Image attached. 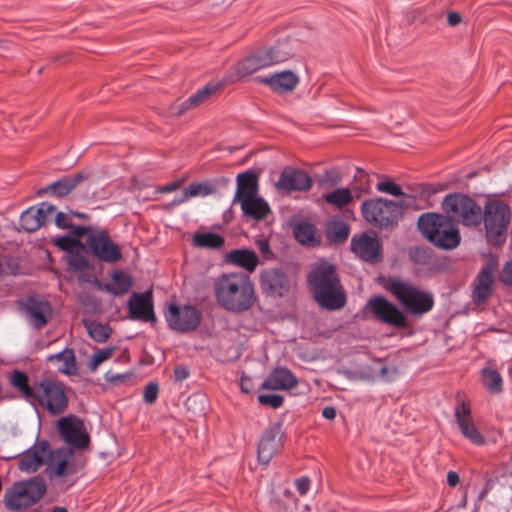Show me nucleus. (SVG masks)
Masks as SVG:
<instances>
[{
	"mask_svg": "<svg viewBox=\"0 0 512 512\" xmlns=\"http://www.w3.org/2000/svg\"><path fill=\"white\" fill-rule=\"evenodd\" d=\"M213 291L217 303L229 312L248 311L256 301L254 284L243 272L219 275L214 279Z\"/></svg>",
	"mask_w": 512,
	"mask_h": 512,
	"instance_id": "f257e3e1",
	"label": "nucleus"
},
{
	"mask_svg": "<svg viewBox=\"0 0 512 512\" xmlns=\"http://www.w3.org/2000/svg\"><path fill=\"white\" fill-rule=\"evenodd\" d=\"M308 282L313 297L320 307L334 311L346 305V294L334 265L318 264L308 274Z\"/></svg>",
	"mask_w": 512,
	"mask_h": 512,
	"instance_id": "f03ea898",
	"label": "nucleus"
},
{
	"mask_svg": "<svg viewBox=\"0 0 512 512\" xmlns=\"http://www.w3.org/2000/svg\"><path fill=\"white\" fill-rule=\"evenodd\" d=\"M377 282L412 315H423L434 306L433 295L410 281L395 276H379Z\"/></svg>",
	"mask_w": 512,
	"mask_h": 512,
	"instance_id": "7ed1b4c3",
	"label": "nucleus"
},
{
	"mask_svg": "<svg viewBox=\"0 0 512 512\" xmlns=\"http://www.w3.org/2000/svg\"><path fill=\"white\" fill-rule=\"evenodd\" d=\"M417 227L421 234L437 248L451 250L460 244L461 235L457 224L444 214L424 213L418 218Z\"/></svg>",
	"mask_w": 512,
	"mask_h": 512,
	"instance_id": "20e7f679",
	"label": "nucleus"
},
{
	"mask_svg": "<svg viewBox=\"0 0 512 512\" xmlns=\"http://www.w3.org/2000/svg\"><path fill=\"white\" fill-rule=\"evenodd\" d=\"M400 206L383 197L364 200L360 211L363 220L370 226L384 231L394 230L401 221Z\"/></svg>",
	"mask_w": 512,
	"mask_h": 512,
	"instance_id": "39448f33",
	"label": "nucleus"
},
{
	"mask_svg": "<svg viewBox=\"0 0 512 512\" xmlns=\"http://www.w3.org/2000/svg\"><path fill=\"white\" fill-rule=\"evenodd\" d=\"M47 490V485L41 476L16 482L6 489L4 505L9 511H23L38 502Z\"/></svg>",
	"mask_w": 512,
	"mask_h": 512,
	"instance_id": "423d86ee",
	"label": "nucleus"
},
{
	"mask_svg": "<svg viewBox=\"0 0 512 512\" xmlns=\"http://www.w3.org/2000/svg\"><path fill=\"white\" fill-rule=\"evenodd\" d=\"M442 210L453 219L466 227H477L482 222V209L474 199L460 193L447 195L442 203Z\"/></svg>",
	"mask_w": 512,
	"mask_h": 512,
	"instance_id": "0eeeda50",
	"label": "nucleus"
},
{
	"mask_svg": "<svg viewBox=\"0 0 512 512\" xmlns=\"http://www.w3.org/2000/svg\"><path fill=\"white\" fill-rule=\"evenodd\" d=\"M511 220L510 207L501 201H489L482 211L486 237L490 244L501 245L507 237V228Z\"/></svg>",
	"mask_w": 512,
	"mask_h": 512,
	"instance_id": "6e6552de",
	"label": "nucleus"
},
{
	"mask_svg": "<svg viewBox=\"0 0 512 512\" xmlns=\"http://www.w3.org/2000/svg\"><path fill=\"white\" fill-rule=\"evenodd\" d=\"M363 313L367 318L396 329H405L408 326L404 312L384 296H371L363 308Z\"/></svg>",
	"mask_w": 512,
	"mask_h": 512,
	"instance_id": "1a4fd4ad",
	"label": "nucleus"
},
{
	"mask_svg": "<svg viewBox=\"0 0 512 512\" xmlns=\"http://www.w3.org/2000/svg\"><path fill=\"white\" fill-rule=\"evenodd\" d=\"M32 400L39 403L51 415H61L68 407L66 386L55 379L45 378L36 386V392Z\"/></svg>",
	"mask_w": 512,
	"mask_h": 512,
	"instance_id": "9d476101",
	"label": "nucleus"
},
{
	"mask_svg": "<svg viewBox=\"0 0 512 512\" xmlns=\"http://www.w3.org/2000/svg\"><path fill=\"white\" fill-rule=\"evenodd\" d=\"M71 448L62 447L50 451L45 473L50 480L68 477L79 471Z\"/></svg>",
	"mask_w": 512,
	"mask_h": 512,
	"instance_id": "9b49d317",
	"label": "nucleus"
},
{
	"mask_svg": "<svg viewBox=\"0 0 512 512\" xmlns=\"http://www.w3.org/2000/svg\"><path fill=\"white\" fill-rule=\"evenodd\" d=\"M20 310L26 320L36 330L44 328L52 318L51 303L40 296H29L20 302Z\"/></svg>",
	"mask_w": 512,
	"mask_h": 512,
	"instance_id": "f8f14e48",
	"label": "nucleus"
},
{
	"mask_svg": "<svg viewBox=\"0 0 512 512\" xmlns=\"http://www.w3.org/2000/svg\"><path fill=\"white\" fill-rule=\"evenodd\" d=\"M57 427L61 438L71 447L83 449L89 445L90 436L80 418L74 415L63 417Z\"/></svg>",
	"mask_w": 512,
	"mask_h": 512,
	"instance_id": "ddd939ff",
	"label": "nucleus"
},
{
	"mask_svg": "<svg viewBox=\"0 0 512 512\" xmlns=\"http://www.w3.org/2000/svg\"><path fill=\"white\" fill-rule=\"evenodd\" d=\"M87 245L91 252L101 261L115 263L122 258L120 247L109 237L107 231H92L87 237Z\"/></svg>",
	"mask_w": 512,
	"mask_h": 512,
	"instance_id": "4468645a",
	"label": "nucleus"
},
{
	"mask_svg": "<svg viewBox=\"0 0 512 512\" xmlns=\"http://www.w3.org/2000/svg\"><path fill=\"white\" fill-rule=\"evenodd\" d=\"M165 317L170 327L179 332L193 331L201 322V313L189 305L179 307L176 304H170Z\"/></svg>",
	"mask_w": 512,
	"mask_h": 512,
	"instance_id": "2eb2a0df",
	"label": "nucleus"
},
{
	"mask_svg": "<svg viewBox=\"0 0 512 512\" xmlns=\"http://www.w3.org/2000/svg\"><path fill=\"white\" fill-rule=\"evenodd\" d=\"M497 261L493 258L489 259L473 282L472 298L476 305L485 304L493 294V286L495 281V270Z\"/></svg>",
	"mask_w": 512,
	"mask_h": 512,
	"instance_id": "dca6fc26",
	"label": "nucleus"
},
{
	"mask_svg": "<svg viewBox=\"0 0 512 512\" xmlns=\"http://www.w3.org/2000/svg\"><path fill=\"white\" fill-rule=\"evenodd\" d=\"M283 432L280 423L268 426L258 443L257 459L259 463L268 465L274 455L282 448Z\"/></svg>",
	"mask_w": 512,
	"mask_h": 512,
	"instance_id": "f3484780",
	"label": "nucleus"
},
{
	"mask_svg": "<svg viewBox=\"0 0 512 512\" xmlns=\"http://www.w3.org/2000/svg\"><path fill=\"white\" fill-rule=\"evenodd\" d=\"M50 451L47 440L37 441L21 454L18 462L19 469L26 473L36 472L42 465L47 464Z\"/></svg>",
	"mask_w": 512,
	"mask_h": 512,
	"instance_id": "a211bd4d",
	"label": "nucleus"
},
{
	"mask_svg": "<svg viewBox=\"0 0 512 512\" xmlns=\"http://www.w3.org/2000/svg\"><path fill=\"white\" fill-rule=\"evenodd\" d=\"M313 185L311 177L303 170L286 167L282 170L275 187L278 191H308Z\"/></svg>",
	"mask_w": 512,
	"mask_h": 512,
	"instance_id": "6ab92c4d",
	"label": "nucleus"
},
{
	"mask_svg": "<svg viewBox=\"0 0 512 512\" xmlns=\"http://www.w3.org/2000/svg\"><path fill=\"white\" fill-rule=\"evenodd\" d=\"M455 418L463 436L476 445L484 444V437L481 435L472 418L469 401H457L455 407Z\"/></svg>",
	"mask_w": 512,
	"mask_h": 512,
	"instance_id": "aec40b11",
	"label": "nucleus"
},
{
	"mask_svg": "<svg viewBox=\"0 0 512 512\" xmlns=\"http://www.w3.org/2000/svg\"><path fill=\"white\" fill-rule=\"evenodd\" d=\"M129 317L132 320L155 322L152 290L144 293L134 292L128 300Z\"/></svg>",
	"mask_w": 512,
	"mask_h": 512,
	"instance_id": "412c9836",
	"label": "nucleus"
},
{
	"mask_svg": "<svg viewBox=\"0 0 512 512\" xmlns=\"http://www.w3.org/2000/svg\"><path fill=\"white\" fill-rule=\"evenodd\" d=\"M56 207L43 202L37 208L30 207L20 216V225L27 232H34L49 221L55 213Z\"/></svg>",
	"mask_w": 512,
	"mask_h": 512,
	"instance_id": "4be33fe9",
	"label": "nucleus"
},
{
	"mask_svg": "<svg viewBox=\"0 0 512 512\" xmlns=\"http://www.w3.org/2000/svg\"><path fill=\"white\" fill-rule=\"evenodd\" d=\"M351 250L363 261L373 263L380 258L382 247L377 238L362 233L352 238Z\"/></svg>",
	"mask_w": 512,
	"mask_h": 512,
	"instance_id": "5701e85b",
	"label": "nucleus"
},
{
	"mask_svg": "<svg viewBox=\"0 0 512 512\" xmlns=\"http://www.w3.org/2000/svg\"><path fill=\"white\" fill-rule=\"evenodd\" d=\"M256 80L278 94L292 92L300 82L299 76L291 70H283Z\"/></svg>",
	"mask_w": 512,
	"mask_h": 512,
	"instance_id": "b1692460",
	"label": "nucleus"
},
{
	"mask_svg": "<svg viewBox=\"0 0 512 512\" xmlns=\"http://www.w3.org/2000/svg\"><path fill=\"white\" fill-rule=\"evenodd\" d=\"M269 67L270 58L265 49H260L240 60L235 71L238 76L246 77Z\"/></svg>",
	"mask_w": 512,
	"mask_h": 512,
	"instance_id": "393cba45",
	"label": "nucleus"
},
{
	"mask_svg": "<svg viewBox=\"0 0 512 512\" xmlns=\"http://www.w3.org/2000/svg\"><path fill=\"white\" fill-rule=\"evenodd\" d=\"M297 384L298 381L290 370L278 367L264 380L261 388L266 390H290L296 387Z\"/></svg>",
	"mask_w": 512,
	"mask_h": 512,
	"instance_id": "a878e982",
	"label": "nucleus"
},
{
	"mask_svg": "<svg viewBox=\"0 0 512 512\" xmlns=\"http://www.w3.org/2000/svg\"><path fill=\"white\" fill-rule=\"evenodd\" d=\"M258 195V177L252 171H246L238 174L237 188L233 203H240Z\"/></svg>",
	"mask_w": 512,
	"mask_h": 512,
	"instance_id": "bb28decb",
	"label": "nucleus"
},
{
	"mask_svg": "<svg viewBox=\"0 0 512 512\" xmlns=\"http://www.w3.org/2000/svg\"><path fill=\"white\" fill-rule=\"evenodd\" d=\"M261 282L263 289L274 295L282 296L288 290L286 275L278 269L264 271Z\"/></svg>",
	"mask_w": 512,
	"mask_h": 512,
	"instance_id": "cd10ccee",
	"label": "nucleus"
},
{
	"mask_svg": "<svg viewBox=\"0 0 512 512\" xmlns=\"http://www.w3.org/2000/svg\"><path fill=\"white\" fill-rule=\"evenodd\" d=\"M225 261L253 272L258 264V256L249 249H236L226 254Z\"/></svg>",
	"mask_w": 512,
	"mask_h": 512,
	"instance_id": "c85d7f7f",
	"label": "nucleus"
},
{
	"mask_svg": "<svg viewBox=\"0 0 512 512\" xmlns=\"http://www.w3.org/2000/svg\"><path fill=\"white\" fill-rule=\"evenodd\" d=\"M240 205L245 216L257 221L265 219L270 213V208L267 202L259 195L245 199L240 202Z\"/></svg>",
	"mask_w": 512,
	"mask_h": 512,
	"instance_id": "c756f323",
	"label": "nucleus"
},
{
	"mask_svg": "<svg viewBox=\"0 0 512 512\" xmlns=\"http://www.w3.org/2000/svg\"><path fill=\"white\" fill-rule=\"evenodd\" d=\"M86 177L85 173L79 172L59 179L51 183L52 194L57 197H64L85 180Z\"/></svg>",
	"mask_w": 512,
	"mask_h": 512,
	"instance_id": "7c9ffc66",
	"label": "nucleus"
},
{
	"mask_svg": "<svg viewBox=\"0 0 512 512\" xmlns=\"http://www.w3.org/2000/svg\"><path fill=\"white\" fill-rule=\"evenodd\" d=\"M294 236L298 242L309 247H316L321 243L315 226L308 222H300L294 228Z\"/></svg>",
	"mask_w": 512,
	"mask_h": 512,
	"instance_id": "2f4dec72",
	"label": "nucleus"
},
{
	"mask_svg": "<svg viewBox=\"0 0 512 512\" xmlns=\"http://www.w3.org/2000/svg\"><path fill=\"white\" fill-rule=\"evenodd\" d=\"M265 50L270 58L271 66L284 63L294 55L293 47L288 41L278 42Z\"/></svg>",
	"mask_w": 512,
	"mask_h": 512,
	"instance_id": "473e14b6",
	"label": "nucleus"
},
{
	"mask_svg": "<svg viewBox=\"0 0 512 512\" xmlns=\"http://www.w3.org/2000/svg\"><path fill=\"white\" fill-rule=\"evenodd\" d=\"M356 171L350 190L354 195V199H360L364 195L371 193V181L369 174L365 170L358 167Z\"/></svg>",
	"mask_w": 512,
	"mask_h": 512,
	"instance_id": "72a5a7b5",
	"label": "nucleus"
},
{
	"mask_svg": "<svg viewBox=\"0 0 512 512\" xmlns=\"http://www.w3.org/2000/svg\"><path fill=\"white\" fill-rule=\"evenodd\" d=\"M323 199L326 203L342 209L350 205L354 200V195L350 188H337L331 193L323 195Z\"/></svg>",
	"mask_w": 512,
	"mask_h": 512,
	"instance_id": "f704fd0d",
	"label": "nucleus"
},
{
	"mask_svg": "<svg viewBox=\"0 0 512 512\" xmlns=\"http://www.w3.org/2000/svg\"><path fill=\"white\" fill-rule=\"evenodd\" d=\"M47 360L63 362V366L59 368V371L63 374L72 375L76 373L75 355L72 349H64L62 352L50 355Z\"/></svg>",
	"mask_w": 512,
	"mask_h": 512,
	"instance_id": "c9c22d12",
	"label": "nucleus"
},
{
	"mask_svg": "<svg viewBox=\"0 0 512 512\" xmlns=\"http://www.w3.org/2000/svg\"><path fill=\"white\" fill-rule=\"evenodd\" d=\"M350 228L343 221H333L327 225L326 236L333 243H343L348 239Z\"/></svg>",
	"mask_w": 512,
	"mask_h": 512,
	"instance_id": "e433bc0d",
	"label": "nucleus"
},
{
	"mask_svg": "<svg viewBox=\"0 0 512 512\" xmlns=\"http://www.w3.org/2000/svg\"><path fill=\"white\" fill-rule=\"evenodd\" d=\"M28 381V376L24 372L17 370L13 372L10 378L11 385L17 388L25 399L31 401L35 395L36 386L31 387Z\"/></svg>",
	"mask_w": 512,
	"mask_h": 512,
	"instance_id": "4c0bfd02",
	"label": "nucleus"
},
{
	"mask_svg": "<svg viewBox=\"0 0 512 512\" xmlns=\"http://www.w3.org/2000/svg\"><path fill=\"white\" fill-rule=\"evenodd\" d=\"M224 238L216 233H196L193 236V244L200 248H220L224 245Z\"/></svg>",
	"mask_w": 512,
	"mask_h": 512,
	"instance_id": "58836bf2",
	"label": "nucleus"
},
{
	"mask_svg": "<svg viewBox=\"0 0 512 512\" xmlns=\"http://www.w3.org/2000/svg\"><path fill=\"white\" fill-rule=\"evenodd\" d=\"M482 383L489 392L498 394L503 390V380L501 375L494 369L484 368L482 370Z\"/></svg>",
	"mask_w": 512,
	"mask_h": 512,
	"instance_id": "ea45409f",
	"label": "nucleus"
},
{
	"mask_svg": "<svg viewBox=\"0 0 512 512\" xmlns=\"http://www.w3.org/2000/svg\"><path fill=\"white\" fill-rule=\"evenodd\" d=\"M113 286L107 287V290L114 295H124L132 287L133 282L130 275L123 271L115 272L112 275Z\"/></svg>",
	"mask_w": 512,
	"mask_h": 512,
	"instance_id": "a19ab883",
	"label": "nucleus"
},
{
	"mask_svg": "<svg viewBox=\"0 0 512 512\" xmlns=\"http://www.w3.org/2000/svg\"><path fill=\"white\" fill-rule=\"evenodd\" d=\"M85 327L89 336L99 343L106 342L112 334V329L108 324H101L96 321H86Z\"/></svg>",
	"mask_w": 512,
	"mask_h": 512,
	"instance_id": "79ce46f5",
	"label": "nucleus"
},
{
	"mask_svg": "<svg viewBox=\"0 0 512 512\" xmlns=\"http://www.w3.org/2000/svg\"><path fill=\"white\" fill-rule=\"evenodd\" d=\"M66 261L69 268L75 272H81L90 268L89 261L85 255V249H76L70 254H67Z\"/></svg>",
	"mask_w": 512,
	"mask_h": 512,
	"instance_id": "37998d69",
	"label": "nucleus"
},
{
	"mask_svg": "<svg viewBox=\"0 0 512 512\" xmlns=\"http://www.w3.org/2000/svg\"><path fill=\"white\" fill-rule=\"evenodd\" d=\"M186 197L208 196L216 193V186L210 181L193 182L186 188Z\"/></svg>",
	"mask_w": 512,
	"mask_h": 512,
	"instance_id": "c03bdc74",
	"label": "nucleus"
},
{
	"mask_svg": "<svg viewBox=\"0 0 512 512\" xmlns=\"http://www.w3.org/2000/svg\"><path fill=\"white\" fill-rule=\"evenodd\" d=\"M221 87L220 83H210L204 88L198 90L195 94L190 96V104H195L197 107L205 103L212 95H214Z\"/></svg>",
	"mask_w": 512,
	"mask_h": 512,
	"instance_id": "a18cd8bd",
	"label": "nucleus"
},
{
	"mask_svg": "<svg viewBox=\"0 0 512 512\" xmlns=\"http://www.w3.org/2000/svg\"><path fill=\"white\" fill-rule=\"evenodd\" d=\"M54 244L61 250L66 251L67 254L78 250H84V245L77 238H73L72 236H62L54 239Z\"/></svg>",
	"mask_w": 512,
	"mask_h": 512,
	"instance_id": "49530a36",
	"label": "nucleus"
},
{
	"mask_svg": "<svg viewBox=\"0 0 512 512\" xmlns=\"http://www.w3.org/2000/svg\"><path fill=\"white\" fill-rule=\"evenodd\" d=\"M114 348H104L97 350L90 361V368L91 370H96V368L104 361L111 358L113 355Z\"/></svg>",
	"mask_w": 512,
	"mask_h": 512,
	"instance_id": "de8ad7c7",
	"label": "nucleus"
},
{
	"mask_svg": "<svg viewBox=\"0 0 512 512\" xmlns=\"http://www.w3.org/2000/svg\"><path fill=\"white\" fill-rule=\"evenodd\" d=\"M258 402L261 405L277 409L283 405L284 398L278 394H260L258 396Z\"/></svg>",
	"mask_w": 512,
	"mask_h": 512,
	"instance_id": "09e8293b",
	"label": "nucleus"
},
{
	"mask_svg": "<svg viewBox=\"0 0 512 512\" xmlns=\"http://www.w3.org/2000/svg\"><path fill=\"white\" fill-rule=\"evenodd\" d=\"M377 190L379 192L387 193L392 196H400L404 195V191L401 189V187L393 182L392 180H386L383 182H379L376 186Z\"/></svg>",
	"mask_w": 512,
	"mask_h": 512,
	"instance_id": "8fccbe9b",
	"label": "nucleus"
},
{
	"mask_svg": "<svg viewBox=\"0 0 512 512\" xmlns=\"http://www.w3.org/2000/svg\"><path fill=\"white\" fill-rule=\"evenodd\" d=\"M402 197L401 200L395 201V204L400 206L401 210V220L404 217V213L407 209L413 207L416 204V197L413 195H409L404 192V195H400Z\"/></svg>",
	"mask_w": 512,
	"mask_h": 512,
	"instance_id": "3c124183",
	"label": "nucleus"
},
{
	"mask_svg": "<svg viewBox=\"0 0 512 512\" xmlns=\"http://www.w3.org/2000/svg\"><path fill=\"white\" fill-rule=\"evenodd\" d=\"M197 107L195 104H190V97L183 101V102H177L175 103L174 105H172V107L170 108V113L171 115H174V116H181L183 115L186 111H188L190 108H195Z\"/></svg>",
	"mask_w": 512,
	"mask_h": 512,
	"instance_id": "603ef678",
	"label": "nucleus"
},
{
	"mask_svg": "<svg viewBox=\"0 0 512 512\" xmlns=\"http://www.w3.org/2000/svg\"><path fill=\"white\" fill-rule=\"evenodd\" d=\"M159 393V386L156 382H150L144 390V400L148 404H152L156 401Z\"/></svg>",
	"mask_w": 512,
	"mask_h": 512,
	"instance_id": "864d4df0",
	"label": "nucleus"
},
{
	"mask_svg": "<svg viewBox=\"0 0 512 512\" xmlns=\"http://www.w3.org/2000/svg\"><path fill=\"white\" fill-rule=\"evenodd\" d=\"M499 279L504 285L512 288V261L505 263L500 272Z\"/></svg>",
	"mask_w": 512,
	"mask_h": 512,
	"instance_id": "5fc2aeb1",
	"label": "nucleus"
},
{
	"mask_svg": "<svg viewBox=\"0 0 512 512\" xmlns=\"http://www.w3.org/2000/svg\"><path fill=\"white\" fill-rule=\"evenodd\" d=\"M323 179L331 186H335L341 182L342 173L337 169H331L325 172V174L323 175Z\"/></svg>",
	"mask_w": 512,
	"mask_h": 512,
	"instance_id": "6e6d98bb",
	"label": "nucleus"
},
{
	"mask_svg": "<svg viewBox=\"0 0 512 512\" xmlns=\"http://www.w3.org/2000/svg\"><path fill=\"white\" fill-rule=\"evenodd\" d=\"M130 377H131V374H128V373L113 374L111 372H107L105 375L106 381L111 384L124 383L126 380L130 379Z\"/></svg>",
	"mask_w": 512,
	"mask_h": 512,
	"instance_id": "4d7b16f0",
	"label": "nucleus"
},
{
	"mask_svg": "<svg viewBox=\"0 0 512 512\" xmlns=\"http://www.w3.org/2000/svg\"><path fill=\"white\" fill-rule=\"evenodd\" d=\"M55 224L62 229H69L73 227L72 222L70 221L68 216L63 212L56 213Z\"/></svg>",
	"mask_w": 512,
	"mask_h": 512,
	"instance_id": "13d9d810",
	"label": "nucleus"
},
{
	"mask_svg": "<svg viewBox=\"0 0 512 512\" xmlns=\"http://www.w3.org/2000/svg\"><path fill=\"white\" fill-rule=\"evenodd\" d=\"M297 491L300 495H305L310 488V479L308 477H301L295 482Z\"/></svg>",
	"mask_w": 512,
	"mask_h": 512,
	"instance_id": "bf43d9fd",
	"label": "nucleus"
},
{
	"mask_svg": "<svg viewBox=\"0 0 512 512\" xmlns=\"http://www.w3.org/2000/svg\"><path fill=\"white\" fill-rule=\"evenodd\" d=\"M174 379L177 382H181L188 378L189 376V370L186 366L179 365L174 368Z\"/></svg>",
	"mask_w": 512,
	"mask_h": 512,
	"instance_id": "052dcab7",
	"label": "nucleus"
},
{
	"mask_svg": "<svg viewBox=\"0 0 512 512\" xmlns=\"http://www.w3.org/2000/svg\"><path fill=\"white\" fill-rule=\"evenodd\" d=\"M71 235L73 238H79L85 234L90 235L92 231H95L92 227L89 226H76L71 228Z\"/></svg>",
	"mask_w": 512,
	"mask_h": 512,
	"instance_id": "680f3d73",
	"label": "nucleus"
},
{
	"mask_svg": "<svg viewBox=\"0 0 512 512\" xmlns=\"http://www.w3.org/2000/svg\"><path fill=\"white\" fill-rule=\"evenodd\" d=\"M258 248L264 258L270 259L272 257L273 253L267 240H260L258 242Z\"/></svg>",
	"mask_w": 512,
	"mask_h": 512,
	"instance_id": "e2e57ef3",
	"label": "nucleus"
},
{
	"mask_svg": "<svg viewBox=\"0 0 512 512\" xmlns=\"http://www.w3.org/2000/svg\"><path fill=\"white\" fill-rule=\"evenodd\" d=\"M462 21V17L458 12L451 11L447 15V22L450 26H456L460 24Z\"/></svg>",
	"mask_w": 512,
	"mask_h": 512,
	"instance_id": "0e129e2a",
	"label": "nucleus"
},
{
	"mask_svg": "<svg viewBox=\"0 0 512 512\" xmlns=\"http://www.w3.org/2000/svg\"><path fill=\"white\" fill-rule=\"evenodd\" d=\"M240 388L243 393H250L252 390V380L247 376H242L240 380Z\"/></svg>",
	"mask_w": 512,
	"mask_h": 512,
	"instance_id": "69168bd1",
	"label": "nucleus"
},
{
	"mask_svg": "<svg viewBox=\"0 0 512 512\" xmlns=\"http://www.w3.org/2000/svg\"><path fill=\"white\" fill-rule=\"evenodd\" d=\"M182 184V181L181 180H176V181H173L161 188H159V192L161 193H169V192H172L176 189H178Z\"/></svg>",
	"mask_w": 512,
	"mask_h": 512,
	"instance_id": "338daca9",
	"label": "nucleus"
},
{
	"mask_svg": "<svg viewBox=\"0 0 512 512\" xmlns=\"http://www.w3.org/2000/svg\"><path fill=\"white\" fill-rule=\"evenodd\" d=\"M460 477L457 472L455 471H449L447 473V483L450 487H455L459 484Z\"/></svg>",
	"mask_w": 512,
	"mask_h": 512,
	"instance_id": "774afa93",
	"label": "nucleus"
}]
</instances>
